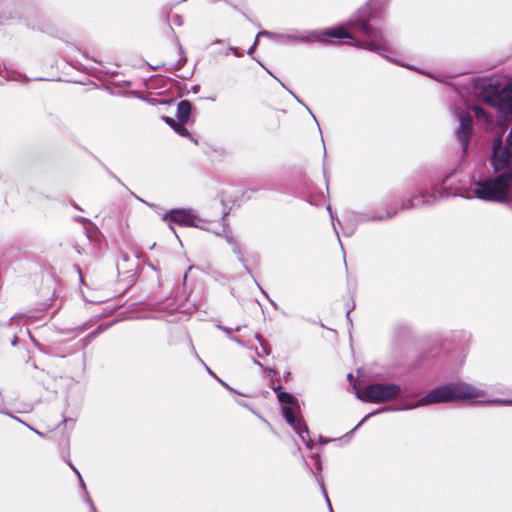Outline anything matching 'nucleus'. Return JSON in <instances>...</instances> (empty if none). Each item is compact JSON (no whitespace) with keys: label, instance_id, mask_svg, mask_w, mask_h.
Wrapping results in <instances>:
<instances>
[{"label":"nucleus","instance_id":"obj_19","mask_svg":"<svg viewBox=\"0 0 512 512\" xmlns=\"http://www.w3.org/2000/svg\"><path fill=\"white\" fill-rule=\"evenodd\" d=\"M473 112L479 121H488V115L480 106H473Z\"/></svg>","mask_w":512,"mask_h":512},{"label":"nucleus","instance_id":"obj_43","mask_svg":"<svg viewBox=\"0 0 512 512\" xmlns=\"http://www.w3.org/2000/svg\"><path fill=\"white\" fill-rule=\"evenodd\" d=\"M337 236L339 237V234ZM338 242H339V244H342V241L339 238H338Z\"/></svg>","mask_w":512,"mask_h":512},{"label":"nucleus","instance_id":"obj_20","mask_svg":"<svg viewBox=\"0 0 512 512\" xmlns=\"http://www.w3.org/2000/svg\"><path fill=\"white\" fill-rule=\"evenodd\" d=\"M0 412H1V413H3V414H5V415L10 416L11 418L15 419V420H16V421H18V422H21V423L25 424L28 428H30L31 430H33V431H34L35 433H37L38 435H40V436H42V435H43L41 432H39V431L35 430L34 428L30 427L28 424H26L25 422H23L20 418H18V417H16V416L12 415L10 412H8V411H4V410H0Z\"/></svg>","mask_w":512,"mask_h":512},{"label":"nucleus","instance_id":"obj_12","mask_svg":"<svg viewBox=\"0 0 512 512\" xmlns=\"http://www.w3.org/2000/svg\"><path fill=\"white\" fill-rule=\"evenodd\" d=\"M191 110V103L188 100H181L177 105V120L182 123H187L191 114Z\"/></svg>","mask_w":512,"mask_h":512},{"label":"nucleus","instance_id":"obj_22","mask_svg":"<svg viewBox=\"0 0 512 512\" xmlns=\"http://www.w3.org/2000/svg\"><path fill=\"white\" fill-rule=\"evenodd\" d=\"M217 328L224 331L226 333V335L228 336V338L230 339V336H233L232 335V332H233V329L231 328H228V327H225V326H222V325H217ZM241 330V327L238 326L234 329V331L236 332H239Z\"/></svg>","mask_w":512,"mask_h":512},{"label":"nucleus","instance_id":"obj_11","mask_svg":"<svg viewBox=\"0 0 512 512\" xmlns=\"http://www.w3.org/2000/svg\"><path fill=\"white\" fill-rule=\"evenodd\" d=\"M366 212L370 213V216L383 217V219H369V222L370 221H386V220L393 218L398 213V209L396 207H392V206H385V207L377 208L374 210H369Z\"/></svg>","mask_w":512,"mask_h":512},{"label":"nucleus","instance_id":"obj_37","mask_svg":"<svg viewBox=\"0 0 512 512\" xmlns=\"http://www.w3.org/2000/svg\"><path fill=\"white\" fill-rule=\"evenodd\" d=\"M306 108H307V110L309 111V114H311V115L313 116L314 120L316 121V118H315V116L312 114V111H311L307 106H306Z\"/></svg>","mask_w":512,"mask_h":512},{"label":"nucleus","instance_id":"obj_25","mask_svg":"<svg viewBox=\"0 0 512 512\" xmlns=\"http://www.w3.org/2000/svg\"><path fill=\"white\" fill-rule=\"evenodd\" d=\"M163 120L172 128L174 129V127L176 126V124L178 123V120L176 121L175 119L173 118H170V117H163Z\"/></svg>","mask_w":512,"mask_h":512},{"label":"nucleus","instance_id":"obj_44","mask_svg":"<svg viewBox=\"0 0 512 512\" xmlns=\"http://www.w3.org/2000/svg\"><path fill=\"white\" fill-rule=\"evenodd\" d=\"M270 373L275 374V371L273 369H270Z\"/></svg>","mask_w":512,"mask_h":512},{"label":"nucleus","instance_id":"obj_31","mask_svg":"<svg viewBox=\"0 0 512 512\" xmlns=\"http://www.w3.org/2000/svg\"><path fill=\"white\" fill-rule=\"evenodd\" d=\"M218 381L229 391H234L233 388H231L227 383L222 381L221 379H218Z\"/></svg>","mask_w":512,"mask_h":512},{"label":"nucleus","instance_id":"obj_8","mask_svg":"<svg viewBox=\"0 0 512 512\" xmlns=\"http://www.w3.org/2000/svg\"><path fill=\"white\" fill-rule=\"evenodd\" d=\"M452 113L459 123L455 130V136L461 146L462 152L466 153L472 135V117L468 112L457 107L452 108Z\"/></svg>","mask_w":512,"mask_h":512},{"label":"nucleus","instance_id":"obj_38","mask_svg":"<svg viewBox=\"0 0 512 512\" xmlns=\"http://www.w3.org/2000/svg\"><path fill=\"white\" fill-rule=\"evenodd\" d=\"M347 378H348V380L351 381L353 379V375L352 374H348Z\"/></svg>","mask_w":512,"mask_h":512},{"label":"nucleus","instance_id":"obj_3","mask_svg":"<svg viewBox=\"0 0 512 512\" xmlns=\"http://www.w3.org/2000/svg\"><path fill=\"white\" fill-rule=\"evenodd\" d=\"M486 395L485 391L473 385L456 382L438 386L430 390L424 397L420 398L415 404L404 406L402 408H385L367 414L351 431L353 433L362 426L370 417L383 411L411 410L417 407L426 406L437 403H448L458 400H467L474 398H482Z\"/></svg>","mask_w":512,"mask_h":512},{"label":"nucleus","instance_id":"obj_21","mask_svg":"<svg viewBox=\"0 0 512 512\" xmlns=\"http://www.w3.org/2000/svg\"><path fill=\"white\" fill-rule=\"evenodd\" d=\"M179 50H180V59H179V61H178V64L176 65V68H177V69H180L181 67H183V66H184V64H185V63H186V61H187V58H186V56H185V52H184V50H183V48H182V46H181V45H179Z\"/></svg>","mask_w":512,"mask_h":512},{"label":"nucleus","instance_id":"obj_26","mask_svg":"<svg viewBox=\"0 0 512 512\" xmlns=\"http://www.w3.org/2000/svg\"><path fill=\"white\" fill-rule=\"evenodd\" d=\"M230 340L234 341L235 343H237L243 347H248V345L243 340H241L240 338H238L236 336H230Z\"/></svg>","mask_w":512,"mask_h":512},{"label":"nucleus","instance_id":"obj_33","mask_svg":"<svg viewBox=\"0 0 512 512\" xmlns=\"http://www.w3.org/2000/svg\"><path fill=\"white\" fill-rule=\"evenodd\" d=\"M315 460H316V464H317V469H318V470H321V469H322V467H321V462H320L319 458H318V457H316V458H315Z\"/></svg>","mask_w":512,"mask_h":512},{"label":"nucleus","instance_id":"obj_9","mask_svg":"<svg viewBox=\"0 0 512 512\" xmlns=\"http://www.w3.org/2000/svg\"><path fill=\"white\" fill-rule=\"evenodd\" d=\"M486 101L492 106H499L512 115V81L501 90L494 89L493 95L487 96Z\"/></svg>","mask_w":512,"mask_h":512},{"label":"nucleus","instance_id":"obj_28","mask_svg":"<svg viewBox=\"0 0 512 512\" xmlns=\"http://www.w3.org/2000/svg\"><path fill=\"white\" fill-rule=\"evenodd\" d=\"M228 51L233 52V54H234L236 57H242V55H243V54L239 51V49H238L237 47H234V46H229Z\"/></svg>","mask_w":512,"mask_h":512},{"label":"nucleus","instance_id":"obj_10","mask_svg":"<svg viewBox=\"0 0 512 512\" xmlns=\"http://www.w3.org/2000/svg\"><path fill=\"white\" fill-rule=\"evenodd\" d=\"M297 409L293 406H283L282 407V413L289 425L293 427L295 432L299 435V437L302 439V441L311 448L310 440L308 439L309 436V430L306 424L302 421V419L297 418L295 416V411Z\"/></svg>","mask_w":512,"mask_h":512},{"label":"nucleus","instance_id":"obj_35","mask_svg":"<svg viewBox=\"0 0 512 512\" xmlns=\"http://www.w3.org/2000/svg\"><path fill=\"white\" fill-rule=\"evenodd\" d=\"M253 363H254V364H256V365H258V366H260L261 368H263V365H262L259 361H257V360H255V359H254V360H253Z\"/></svg>","mask_w":512,"mask_h":512},{"label":"nucleus","instance_id":"obj_40","mask_svg":"<svg viewBox=\"0 0 512 512\" xmlns=\"http://www.w3.org/2000/svg\"><path fill=\"white\" fill-rule=\"evenodd\" d=\"M76 219H77L78 221H84V218H82V217H78V218H76Z\"/></svg>","mask_w":512,"mask_h":512},{"label":"nucleus","instance_id":"obj_2","mask_svg":"<svg viewBox=\"0 0 512 512\" xmlns=\"http://www.w3.org/2000/svg\"><path fill=\"white\" fill-rule=\"evenodd\" d=\"M507 125L499 123L497 136L492 145L491 166L497 176L483 179L471 185L468 198L474 196L483 201L502 203L512 193V127L505 136Z\"/></svg>","mask_w":512,"mask_h":512},{"label":"nucleus","instance_id":"obj_42","mask_svg":"<svg viewBox=\"0 0 512 512\" xmlns=\"http://www.w3.org/2000/svg\"><path fill=\"white\" fill-rule=\"evenodd\" d=\"M337 236L339 237V234ZM338 242H339V244H342V241L339 238H338Z\"/></svg>","mask_w":512,"mask_h":512},{"label":"nucleus","instance_id":"obj_36","mask_svg":"<svg viewBox=\"0 0 512 512\" xmlns=\"http://www.w3.org/2000/svg\"><path fill=\"white\" fill-rule=\"evenodd\" d=\"M290 93H291V94L293 95V97L297 100V102L302 103V101H301V100H300V99H299V98H298V97H297L293 92H290Z\"/></svg>","mask_w":512,"mask_h":512},{"label":"nucleus","instance_id":"obj_39","mask_svg":"<svg viewBox=\"0 0 512 512\" xmlns=\"http://www.w3.org/2000/svg\"><path fill=\"white\" fill-rule=\"evenodd\" d=\"M78 272H79V277H80V280L83 281V278H82V274H81V271L80 269H78Z\"/></svg>","mask_w":512,"mask_h":512},{"label":"nucleus","instance_id":"obj_23","mask_svg":"<svg viewBox=\"0 0 512 512\" xmlns=\"http://www.w3.org/2000/svg\"><path fill=\"white\" fill-rule=\"evenodd\" d=\"M256 282V285L257 287L260 289V291L262 292V294L269 300L270 304L274 307V308H277V304L269 298L268 294L266 293L265 290H263V288L260 286V284L255 280Z\"/></svg>","mask_w":512,"mask_h":512},{"label":"nucleus","instance_id":"obj_24","mask_svg":"<svg viewBox=\"0 0 512 512\" xmlns=\"http://www.w3.org/2000/svg\"><path fill=\"white\" fill-rule=\"evenodd\" d=\"M486 403H499L503 405H510L512 404V400H502V399H496V400H486Z\"/></svg>","mask_w":512,"mask_h":512},{"label":"nucleus","instance_id":"obj_27","mask_svg":"<svg viewBox=\"0 0 512 512\" xmlns=\"http://www.w3.org/2000/svg\"><path fill=\"white\" fill-rule=\"evenodd\" d=\"M194 353H195L196 358H197V359H198V360H199V361H200V362L205 366V368H206L207 372H208L210 375H212V376L216 377V376H215V374L213 373V371H212V370H211V369H210V368H209V367L204 363V361L199 357V355H198L195 351H194Z\"/></svg>","mask_w":512,"mask_h":512},{"label":"nucleus","instance_id":"obj_18","mask_svg":"<svg viewBox=\"0 0 512 512\" xmlns=\"http://www.w3.org/2000/svg\"><path fill=\"white\" fill-rule=\"evenodd\" d=\"M185 123H182L180 121H178V123L176 124V126L174 127V131L182 136V137H187L189 138L190 140L194 141L195 143H197L196 140H194V138L192 137V135L189 133V131L187 130V128L184 126Z\"/></svg>","mask_w":512,"mask_h":512},{"label":"nucleus","instance_id":"obj_41","mask_svg":"<svg viewBox=\"0 0 512 512\" xmlns=\"http://www.w3.org/2000/svg\"><path fill=\"white\" fill-rule=\"evenodd\" d=\"M239 404L243 405V406H247L244 402H240L238 401Z\"/></svg>","mask_w":512,"mask_h":512},{"label":"nucleus","instance_id":"obj_15","mask_svg":"<svg viewBox=\"0 0 512 512\" xmlns=\"http://www.w3.org/2000/svg\"><path fill=\"white\" fill-rule=\"evenodd\" d=\"M255 339L259 341L261 350H256L257 356L263 358L265 356L270 355L271 347L270 345L263 339L262 335L259 333L255 334Z\"/></svg>","mask_w":512,"mask_h":512},{"label":"nucleus","instance_id":"obj_13","mask_svg":"<svg viewBox=\"0 0 512 512\" xmlns=\"http://www.w3.org/2000/svg\"><path fill=\"white\" fill-rule=\"evenodd\" d=\"M210 232H213L214 234L218 235V236H223L226 240V242L231 246V248L234 247V245H237L238 242L237 240L234 238V236L227 231V227L225 225H218V228L215 229V228H211L210 227Z\"/></svg>","mask_w":512,"mask_h":512},{"label":"nucleus","instance_id":"obj_1","mask_svg":"<svg viewBox=\"0 0 512 512\" xmlns=\"http://www.w3.org/2000/svg\"><path fill=\"white\" fill-rule=\"evenodd\" d=\"M383 6L378 0H370L367 4L359 8L351 17L347 26L356 33L365 37V40L355 39L343 26L311 30L304 35L296 33H273L262 30L257 34V38L268 37L272 40H297L304 43L318 42L327 44L330 41L327 38L351 39L353 45L372 52H375L388 61L403 67H409L394 57L397 49L385 36L383 31Z\"/></svg>","mask_w":512,"mask_h":512},{"label":"nucleus","instance_id":"obj_32","mask_svg":"<svg viewBox=\"0 0 512 512\" xmlns=\"http://www.w3.org/2000/svg\"><path fill=\"white\" fill-rule=\"evenodd\" d=\"M174 23H176L177 25H181L182 24V19L180 16H175L174 17Z\"/></svg>","mask_w":512,"mask_h":512},{"label":"nucleus","instance_id":"obj_16","mask_svg":"<svg viewBox=\"0 0 512 512\" xmlns=\"http://www.w3.org/2000/svg\"><path fill=\"white\" fill-rule=\"evenodd\" d=\"M277 398L280 403L288 404V406H293L296 409H299V405L297 400L288 392L279 391L277 394Z\"/></svg>","mask_w":512,"mask_h":512},{"label":"nucleus","instance_id":"obj_34","mask_svg":"<svg viewBox=\"0 0 512 512\" xmlns=\"http://www.w3.org/2000/svg\"><path fill=\"white\" fill-rule=\"evenodd\" d=\"M222 43H224V40H221V39H218L213 42V44H222Z\"/></svg>","mask_w":512,"mask_h":512},{"label":"nucleus","instance_id":"obj_5","mask_svg":"<svg viewBox=\"0 0 512 512\" xmlns=\"http://www.w3.org/2000/svg\"><path fill=\"white\" fill-rule=\"evenodd\" d=\"M161 219L168 224L171 230H174V224L182 227H196L205 231L210 230V227L205 225V221L191 208L170 209L161 216Z\"/></svg>","mask_w":512,"mask_h":512},{"label":"nucleus","instance_id":"obj_4","mask_svg":"<svg viewBox=\"0 0 512 512\" xmlns=\"http://www.w3.org/2000/svg\"><path fill=\"white\" fill-rule=\"evenodd\" d=\"M405 391L406 389L394 383H375L366 386L362 392H357V397L364 402L384 403Z\"/></svg>","mask_w":512,"mask_h":512},{"label":"nucleus","instance_id":"obj_17","mask_svg":"<svg viewBox=\"0 0 512 512\" xmlns=\"http://www.w3.org/2000/svg\"><path fill=\"white\" fill-rule=\"evenodd\" d=\"M232 251H233V253L237 256V258H238L239 262L243 265V267H244V269L247 271V273H248L249 275L253 276V275H252V271H251V269L249 268V266H248V264H247V261H246V259H245L244 255H243V252H242V250H241V248H240L239 244L234 245V247L232 248Z\"/></svg>","mask_w":512,"mask_h":512},{"label":"nucleus","instance_id":"obj_29","mask_svg":"<svg viewBox=\"0 0 512 512\" xmlns=\"http://www.w3.org/2000/svg\"><path fill=\"white\" fill-rule=\"evenodd\" d=\"M258 39H259V38H257V37H256V39H255V41H254L253 46H252V47H250V48L248 49V52H247V53H248L249 55H252V54L254 53V50H255V48H256V46H257V44H258Z\"/></svg>","mask_w":512,"mask_h":512},{"label":"nucleus","instance_id":"obj_6","mask_svg":"<svg viewBox=\"0 0 512 512\" xmlns=\"http://www.w3.org/2000/svg\"><path fill=\"white\" fill-rule=\"evenodd\" d=\"M327 211L330 215L333 228L338 235V227L342 229L344 236H351L356 230L357 225L365 222H369V219H383L381 216H370L367 212H356L352 210L345 211L343 215V222L337 219L332 211L330 205L327 206Z\"/></svg>","mask_w":512,"mask_h":512},{"label":"nucleus","instance_id":"obj_30","mask_svg":"<svg viewBox=\"0 0 512 512\" xmlns=\"http://www.w3.org/2000/svg\"><path fill=\"white\" fill-rule=\"evenodd\" d=\"M322 489H323V493H324V496H325L326 502H327V504H328L329 510H330V512H333V509H332V506H331L330 500H329L328 495H327V493H326V491H325V489H324V487H323V486H322Z\"/></svg>","mask_w":512,"mask_h":512},{"label":"nucleus","instance_id":"obj_7","mask_svg":"<svg viewBox=\"0 0 512 512\" xmlns=\"http://www.w3.org/2000/svg\"><path fill=\"white\" fill-rule=\"evenodd\" d=\"M446 180L443 181L440 185H434L431 189V192L427 190L421 191L418 195H415L407 202H404L400 210L412 209L422 206H430L439 201L440 199L446 198L450 196V193L447 191L444 186Z\"/></svg>","mask_w":512,"mask_h":512},{"label":"nucleus","instance_id":"obj_14","mask_svg":"<svg viewBox=\"0 0 512 512\" xmlns=\"http://www.w3.org/2000/svg\"><path fill=\"white\" fill-rule=\"evenodd\" d=\"M67 463H68V465L70 466V468H71V469H72V470L77 474L78 479H79V482H80V485H81V487H82V488L84 489V491H85L86 502L90 505L92 512H97L96 507L94 506L92 499L90 498V496H89L88 492L86 491V486H85V483H84V481H83V478H82V476H81L80 472H79V471H78V469H77V468L72 464V462H71L70 460H68V461H67Z\"/></svg>","mask_w":512,"mask_h":512}]
</instances>
